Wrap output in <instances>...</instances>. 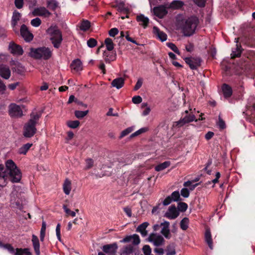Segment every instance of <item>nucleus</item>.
<instances>
[{
    "mask_svg": "<svg viewBox=\"0 0 255 255\" xmlns=\"http://www.w3.org/2000/svg\"><path fill=\"white\" fill-rule=\"evenodd\" d=\"M153 11L154 14L160 18L163 17L167 13L165 7L163 5L154 7Z\"/></svg>",
    "mask_w": 255,
    "mask_h": 255,
    "instance_id": "2eb2a0df",
    "label": "nucleus"
},
{
    "mask_svg": "<svg viewBox=\"0 0 255 255\" xmlns=\"http://www.w3.org/2000/svg\"><path fill=\"white\" fill-rule=\"evenodd\" d=\"M184 4V3L181 0H174L170 4L169 7L171 8L177 9L181 8Z\"/></svg>",
    "mask_w": 255,
    "mask_h": 255,
    "instance_id": "c756f323",
    "label": "nucleus"
},
{
    "mask_svg": "<svg viewBox=\"0 0 255 255\" xmlns=\"http://www.w3.org/2000/svg\"><path fill=\"white\" fill-rule=\"evenodd\" d=\"M8 49L10 52L14 55H21L23 52V49L20 46L13 42L9 43Z\"/></svg>",
    "mask_w": 255,
    "mask_h": 255,
    "instance_id": "f8f14e48",
    "label": "nucleus"
},
{
    "mask_svg": "<svg viewBox=\"0 0 255 255\" xmlns=\"http://www.w3.org/2000/svg\"><path fill=\"white\" fill-rule=\"evenodd\" d=\"M198 23V19L196 17L191 16L182 20L180 28L185 36H191L195 31Z\"/></svg>",
    "mask_w": 255,
    "mask_h": 255,
    "instance_id": "7ed1b4c3",
    "label": "nucleus"
},
{
    "mask_svg": "<svg viewBox=\"0 0 255 255\" xmlns=\"http://www.w3.org/2000/svg\"><path fill=\"white\" fill-rule=\"evenodd\" d=\"M113 109L111 108L109 109L108 112L106 114V115L107 116H114V117H117L118 116V113H113Z\"/></svg>",
    "mask_w": 255,
    "mask_h": 255,
    "instance_id": "338daca9",
    "label": "nucleus"
},
{
    "mask_svg": "<svg viewBox=\"0 0 255 255\" xmlns=\"http://www.w3.org/2000/svg\"><path fill=\"white\" fill-rule=\"evenodd\" d=\"M218 126L221 129H224L226 127L225 123L224 121L219 116V121L218 122Z\"/></svg>",
    "mask_w": 255,
    "mask_h": 255,
    "instance_id": "0e129e2a",
    "label": "nucleus"
},
{
    "mask_svg": "<svg viewBox=\"0 0 255 255\" xmlns=\"http://www.w3.org/2000/svg\"><path fill=\"white\" fill-rule=\"evenodd\" d=\"M205 239L206 243L211 250L213 249V242L210 229H207L205 233Z\"/></svg>",
    "mask_w": 255,
    "mask_h": 255,
    "instance_id": "a878e982",
    "label": "nucleus"
},
{
    "mask_svg": "<svg viewBox=\"0 0 255 255\" xmlns=\"http://www.w3.org/2000/svg\"><path fill=\"white\" fill-rule=\"evenodd\" d=\"M11 254L13 255H31L28 249H14V253Z\"/></svg>",
    "mask_w": 255,
    "mask_h": 255,
    "instance_id": "c85d7f7f",
    "label": "nucleus"
},
{
    "mask_svg": "<svg viewBox=\"0 0 255 255\" xmlns=\"http://www.w3.org/2000/svg\"><path fill=\"white\" fill-rule=\"evenodd\" d=\"M189 219L187 218H184L180 222V228L185 231L188 228Z\"/></svg>",
    "mask_w": 255,
    "mask_h": 255,
    "instance_id": "58836bf2",
    "label": "nucleus"
},
{
    "mask_svg": "<svg viewBox=\"0 0 255 255\" xmlns=\"http://www.w3.org/2000/svg\"><path fill=\"white\" fill-rule=\"evenodd\" d=\"M86 168L89 169V168H91L93 166V164H94V161L92 159L89 158L86 160Z\"/></svg>",
    "mask_w": 255,
    "mask_h": 255,
    "instance_id": "680f3d73",
    "label": "nucleus"
},
{
    "mask_svg": "<svg viewBox=\"0 0 255 255\" xmlns=\"http://www.w3.org/2000/svg\"><path fill=\"white\" fill-rule=\"evenodd\" d=\"M147 128H141L137 130V131H136L134 133H133L130 135V136L131 137H133V136H135L138 135H139L140 134H141L142 133L145 132V131H147Z\"/></svg>",
    "mask_w": 255,
    "mask_h": 255,
    "instance_id": "6e6d98bb",
    "label": "nucleus"
},
{
    "mask_svg": "<svg viewBox=\"0 0 255 255\" xmlns=\"http://www.w3.org/2000/svg\"><path fill=\"white\" fill-rule=\"evenodd\" d=\"M194 120H195V116L192 114H189V115H186L182 120L177 122L176 125L180 127L186 123L193 122Z\"/></svg>",
    "mask_w": 255,
    "mask_h": 255,
    "instance_id": "a211bd4d",
    "label": "nucleus"
},
{
    "mask_svg": "<svg viewBox=\"0 0 255 255\" xmlns=\"http://www.w3.org/2000/svg\"><path fill=\"white\" fill-rule=\"evenodd\" d=\"M187 208V204L184 202H180L178 204V210L181 212H185Z\"/></svg>",
    "mask_w": 255,
    "mask_h": 255,
    "instance_id": "8fccbe9b",
    "label": "nucleus"
},
{
    "mask_svg": "<svg viewBox=\"0 0 255 255\" xmlns=\"http://www.w3.org/2000/svg\"><path fill=\"white\" fill-rule=\"evenodd\" d=\"M91 26V23L87 20H83L80 23V29L83 31L88 30Z\"/></svg>",
    "mask_w": 255,
    "mask_h": 255,
    "instance_id": "72a5a7b5",
    "label": "nucleus"
},
{
    "mask_svg": "<svg viewBox=\"0 0 255 255\" xmlns=\"http://www.w3.org/2000/svg\"><path fill=\"white\" fill-rule=\"evenodd\" d=\"M20 34L25 41L30 42L33 38V34L29 31L25 24H22L20 27Z\"/></svg>",
    "mask_w": 255,
    "mask_h": 255,
    "instance_id": "9d476101",
    "label": "nucleus"
},
{
    "mask_svg": "<svg viewBox=\"0 0 255 255\" xmlns=\"http://www.w3.org/2000/svg\"><path fill=\"white\" fill-rule=\"evenodd\" d=\"M181 195L185 198H187L189 196V191L186 188H182L181 190Z\"/></svg>",
    "mask_w": 255,
    "mask_h": 255,
    "instance_id": "13d9d810",
    "label": "nucleus"
},
{
    "mask_svg": "<svg viewBox=\"0 0 255 255\" xmlns=\"http://www.w3.org/2000/svg\"><path fill=\"white\" fill-rule=\"evenodd\" d=\"M32 143H26L18 149V152L20 154L25 155L29 149V148L32 146Z\"/></svg>",
    "mask_w": 255,
    "mask_h": 255,
    "instance_id": "2f4dec72",
    "label": "nucleus"
},
{
    "mask_svg": "<svg viewBox=\"0 0 255 255\" xmlns=\"http://www.w3.org/2000/svg\"><path fill=\"white\" fill-rule=\"evenodd\" d=\"M32 242L36 255H40V244L38 238L34 235L32 236Z\"/></svg>",
    "mask_w": 255,
    "mask_h": 255,
    "instance_id": "b1692460",
    "label": "nucleus"
},
{
    "mask_svg": "<svg viewBox=\"0 0 255 255\" xmlns=\"http://www.w3.org/2000/svg\"><path fill=\"white\" fill-rule=\"evenodd\" d=\"M179 212L175 205H171L169 207L166 212L165 213L164 217L168 219L173 220L176 219L179 216Z\"/></svg>",
    "mask_w": 255,
    "mask_h": 255,
    "instance_id": "9b49d317",
    "label": "nucleus"
},
{
    "mask_svg": "<svg viewBox=\"0 0 255 255\" xmlns=\"http://www.w3.org/2000/svg\"><path fill=\"white\" fill-rule=\"evenodd\" d=\"M31 57L37 59L47 60L52 55V51L48 47L31 48L29 52Z\"/></svg>",
    "mask_w": 255,
    "mask_h": 255,
    "instance_id": "20e7f679",
    "label": "nucleus"
},
{
    "mask_svg": "<svg viewBox=\"0 0 255 255\" xmlns=\"http://www.w3.org/2000/svg\"><path fill=\"white\" fill-rule=\"evenodd\" d=\"M186 63L189 66L191 69H196L201 65V59L200 58L196 57H186L184 58Z\"/></svg>",
    "mask_w": 255,
    "mask_h": 255,
    "instance_id": "6e6552de",
    "label": "nucleus"
},
{
    "mask_svg": "<svg viewBox=\"0 0 255 255\" xmlns=\"http://www.w3.org/2000/svg\"><path fill=\"white\" fill-rule=\"evenodd\" d=\"M118 249V244L116 243H114L111 244H107L103 246L102 248V251L105 255H116Z\"/></svg>",
    "mask_w": 255,
    "mask_h": 255,
    "instance_id": "423d86ee",
    "label": "nucleus"
},
{
    "mask_svg": "<svg viewBox=\"0 0 255 255\" xmlns=\"http://www.w3.org/2000/svg\"><path fill=\"white\" fill-rule=\"evenodd\" d=\"M14 4L15 6L17 8H21L23 5V0H15Z\"/></svg>",
    "mask_w": 255,
    "mask_h": 255,
    "instance_id": "e2e57ef3",
    "label": "nucleus"
},
{
    "mask_svg": "<svg viewBox=\"0 0 255 255\" xmlns=\"http://www.w3.org/2000/svg\"><path fill=\"white\" fill-rule=\"evenodd\" d=\"M46 224L45 221H43L42 223V227L40 230V241L43 242L45 235Z\"/></svg>",
    "mask_w": 255,
    "mask_h": 255,
    "instance_id": "a19ab883",
    "label": "nucleus"
},
{
    "mask_svg": "<svg viewBox=\"0 0 255 255\" xmlns=\"http://www.w3.org/2000/svg\"><path fill=\"white\" fill-rule=\"evenodd\" d=\"M47 33L50 36V40L55 48H58L62 41V36L60 30L55 26H51L47 30Z\"/></svg>",
    "mask_w": 255,
    "mask_h": 255,
    "instance_id": "39448f33",
    "label": "nucleus"
},
{
    "mask_svg": "<svg viewBox=\"0 0 255 255\" xmlns=\"http://www.w3.org/2000/svg\"><path fill=\"white\" fill-rule=\"evenodd\" d=\"M30 23L33 26L38 27L41 24V21L39 18L36 17L35 18L32 19L31 20Z\"/></svg>",
    "mask_w": 255,
    "mask_h": 255,
    "instance_id": "09e8293b",
    "label": "nucleus"
},
{
    "mask_svg": "<svg viewBox=\"0 0 255 255\" xmlns=\"http://www.w3.org/2000/svg\"><path fill=\"white\" fill-rule=\"evenodd\" d=\"M119 33V30L117 28H113L109 30V34L110 36L114 37Z\"/></svg>",
    "mask_w": 255,
    "mask_h": 255,
    "instance_id": "bf43d9fd",
    "label": "nucleus"
},
{
    "mask_svg": "<svg viewBox=\"0 0 255 255\" xmlns=\"http://www.w3.org/2000/svg\"><path fill=\"white\" fill-rule=\"evenodd\" d=\"M194 182V181H187L184 182L183 185L185 187H188L190 190H193L199 184V183L193 184Z\"/></svg>",
    "mask_w": 255,
    "mask_h": 255,
    "instance_id": "ea45409f",
    "label": "nucleus"
},
{
    "mask_svg": "<svg viewBox=\"0 0 255 255\" xmlns=\"http://www.w3.org/2000/svg\"><path fill=\"white\" fill-rule=\"evenodd\" d=\"M136 20L139 23V24L142 25L144 28H145L149 23V19L147 17L144 16L143 14L137 16Z\"/></svg>",
    "mask_w": 255,
    "mask_h": 255,
    "instance_id": "bb28decb",
    "label": "nucleus"
},
{
    "mask_svg": "<svg viewBox=\"0 0 255 255\" xmlns=\"http://www.w3.org/2000/svg\"><path fill=\"white\" fill-rule=\"evenodd\" d=\"M6 169L3 165L0 164V190L7 183L9 176L12 182H19L21 178L20 170L12 160H8L5 162Z\"/></svg>",
    "mask_w": 255,
    "mask_h": 255,
    "instance_id": "f257e3e1",
    "label": "nucleus"
},
{
    "mask_svg": "<svg viewBox=\"0 0 255 255\" xmlns=\"http://www.w3.org/2000/svg\"><path fill=\"white\" fill-rule=\"evenodd\" d=\"M104 57L106 61L110 62L111 61H113L115 59V55H111L109 57L108 52L105 51L103 53Z\"/></svg>",
    "mask_w": 255,
    "mask_h": 255,
    "instance_id": "864d4df0",
    "label": "nucleus"
},
{
    "mask_svg": "<svg viewBox=\"0 0 255 255\" xmlns=\"http://www.w3.org/2000/svg\"><path fill=\"white\" fill-rule=\"evenodd\" d=\"M136 253L135 249L132 245H129L124 247L122 252L121 255H136Z\"/></svg>",
    "mask_w": 255,
    "mask_h": 255,
    "instance_id": "4be33fe9",
    "label": "nucleus"
},
{
    "mask_svg": "<svg viewBox=\"0 0 255 255\" xmlns=\"http://www.w3.org/2000/svg\"><path fill=\"white\" fill-rule=\"evenodd\" d=\"M8 112L12 117H21L22 116V111L20 107L15 104H11L8 107Z\"/></svg>",
    "mask_w": 255,
    "mask_h": 255,
    "instance_id": "1a4fd4ad",
    "label": "nucleus"
},
{
    "mask_svg": "<svg viewBox=\"0 0 255 255\" xmlns=\"http://www.w3.org/2000/svg\"><path fill=\"white\" fill-rule=\"evenodd\" d=\"M241 48V46L240 45L236 44V48L235 49V50H233L232 53L231 54L232 58H234L240 56L242 52Z\"/></svg>",
    "mask_w": 255,
    "mask_h": 255,
    "instance_id": "473e14b6",
    "label": "nucleus"
},
{
    "mask_svg": "<svg viewBox=\"0 0 255 255\" xmlns=\"http://www.w3.org/2000/svg\"><path fill=\"white\" fill-rule=\"evenodd\" d=\"M40 115L32 113L30 118L23 127V135L25 137H32L37 131L36 125L39 120Z\"/></svg>",
    "mask_w": 255,
    "mask_h": 255,
    "instance_id": "f03ea898",
    "label": "nucleus"
},
{
    "mask_svg": "<svg viewBox=\"0 0 255 255\" xmlns=\"http://www.w3.org/2000/svg\"><path fill=\"white\" fill-rule=\"evenodd\" d=\"M10 65L12 69L18 74H21L24 71V68L17 60H11Z\"/></svg>",
    "mask_w": 255,
    "mask_h": 255,
    "instance_id": "dca6fc26",
    "label": "nucleus"
},
{
    "mask_svg": "<svg viewBox=\"0 0 255 255\" xmlns=\"http://www.w3.org/2000/svg\"><path fill=\"white\" fill-rule=\"evenodd\" d=\"M172 201H173L172 200L171 197L168 196L163 201V204L164 206H167L170 204Z\"/></svg>",
    "mask_w": 255,
    "mask_h": 255,
    "instance_id": "69168bd1",
    "label": "nucleus"
},
{
    "mask_svg": "<svg viewBox=\"0 0 255 255\" xmlns=\"http://www.w3.org/2000/svg\"><path fill=\"white\" fill-rule=\"evenodd\" d=\"M142 251L144 255H151V249L149 246L145 245L142 248Z\"/></svg>",
    "mask_w": 255,
    "mask_h": 255,
    "instance_id": "5fc2aeb1",
    "label": "nucleus"
},
{
    "mask_svg": "<svg viewBox=\"0 0 255 255\" xmlns=\"http://www.w3.org/2000/svg\"><path fill=\"white\" fill-rule=\"evenodd\" d=\"M148 241L156 247L162 245L164 242V239L161 235L155 233H151L149 235Z\"/></svg>",
    "mask_w": 255,
    "mask_h": 255,
    "instance_id": "0eeeda50",
    "label": "nucleus"
},
{
    "mask_svg": "<svg viewBox=\"0 0 255 255\" xmlns=\"http://www.w3.org/2000/svg\"><path fill=\"white\" fill-rule=\"evenodd\" d=\"M133 130V127H129L122 131L120 138H122L130 133Z\"/></svg>",
    "mask_w": 255,
    "mask_h": 255,
    "instance_id": "de8ad7c7",
    "label": "nucleus"
},
{
    "mask_svg": "<svg viewBox=\"0 0 255 255\" xmlns=\"http://www.w3.org/2000/svg\"><path fill=\"white\" fill-rule=\"evenodd\" d=\"M170 165V162L169 161H164L155 167V170L156 171H162L165 168L168 167Z\"/></svg>",
    "mask_w": 255,
    "mask_h": 255,
    "instance_id": "7c9ffc66",
    "label": "nucleus"
},
{
    "mask_svg": "<svg viewBox=\"0 0 255 255\" xmlns=\"http://www.w3.org/2000/svg\"><path fill=\"white\" fill-rule=\"evenodd\" d=\"M222 89L225 98H228L232 96L233 93L232 89L229 85L226 84H223Z\"/></svg>",
    "mask_w": 255,
    "mask_h": 255,
    "instance_id": "393cba45",
    "label": "nucleus"
},
{
    "mask_svg": "<svg viewBox=\"0 0 255 255\" xmlns=\"http://www.w3.org/2000/svg\"><path fill=\"white\" fill-rule=\"evenodd\" d=\"M0 247L7 250L10 253H14V248L10 244H3L0 242Z\"/></svg>",
    "mask_w": 255,
    "mask_h": 255,
    "instance_id": "c03bdc74",
    "label": "nucleus"
},
{
    "mask_svg": "<svg viewBox=\"0 0 255 255\" xmlns=\"http://www.w3.org/2000/svg\"><path fill=\"white\" fill-rule=\"evenodd\" d=\"M132 102L135 104H138L142 102V98L139 96H134L132 98Z\"/></svg>",
    "mask_w": 255,
    "mask_h": 255,
    "instance_id": "4d7b16f0",
    "label": "nucleus"
},
{
    "mask_svg": "<svg viewBox=\"0 0 255 255\" xmlns=\"http://www.w3.org/2000/svg\"><path fill=\"white\" fill-rule=\"evenodd\" d=\"M97 42L94 38H91L87 41V45L91 48H93L97 45Z\"/></svg>",
    "mask_w": 255,
    "mask_h": 255,
    "instance_id": "3c124183",
    "label": "nucleus"
},
{
    "mask_svg": "<svg viewBox=\"0 0 255 255\" xmlns=\"http://www.w3.org/2000/svg\"><path fill=\"white\" fill-rule=\"evenodd\" d=\"M63 190L66 195H69L71 190V182L66 179L63 184Z\"/></svg>",
    "mask_w": 255,
    "mask_h": 255,
    "instance_id": "cd10ccee",
    "label": "nucleus"
},
{
    "mask_svg": "<svg viewBox=\"0 0 255 255\" xmlns=\"http://www.w3.org/2000/svg\"><path fill=\"white\" fill-rule=\"evenodd\" d=\"M169 222L168 221H164L160 224V226H162L161 233L167 239H170L171 237L169 230Z\"/></svg>",
    "mask_w": 255,
    "mask_h": 255,
    "instance_id": "4468645a",
    "label": "nucleus"
},
{
    "mask_svg": "<svg viewBox=\"0 0 255 255\" xmlns=\"http://www.w3.org/2000/svg\"><path fill=\"white\" fill-rule=\"evenodd\" d=\"M21 14L18 11L15 10L13 12V15L12 17V24L13 25V26H14L16 24L17 21L19 20Z\"/></svg>",
    "mask_w": 255,
    "mask_h": 255,
    "instance_id": "f704fd0d",
    "label": "nucleus"
},
{
    "mask_svg": "<svg viewBox=\"0 0 255 255\" xmlns=\"http://www.w3.org/2000/svg\"><path fill=\"white\" fill-rule=\"evenodd\" d=\"M124 81H112L111 86L112 87H116L117 89H120L124 86Z\"/></svg>",
    "mask_w": 255,
    "mask_h": 255,
    "instance_id": "4c0bfd02",
    "label": "nucleus"
},
{
    "mask_svg": "<svg viewBox=\"0 0 255 255\" xmlns=\"http://www.w3.org/2000/svg\"><path fill=\"white\" fill-rule=\"evenodd\" d=\"M149 223L148 222H144L137 227L136 229V231L140 233L141 235L144 237L147 235L148 232L146 229Z\"/></svg>",
    "mask_w": 255,
    "mask_h": 255,
    "instance_id": "5701e85b",
    "label": "nucleus"
},
{
    "mask_svg": "<svg viewBox=\"0 0 255 255\" xmlns=\"http://www.w3.org/2000/svg\"><path fill=\"white\" fill-rule=\"evenodd\" d=\"M193 1L200 7H203L205 5L206 0H193Z\"/></svg>",
    "mask_w": 255,
    "mask_h": 255,
    "instance_id": "052dcab7",
    "label": "nucleus"
},
{
    "mask_svg": "<svg viewBox=\"0 0 255 255\" xmlns=\"http://www.w3.org/2000/svg\"><path fill=\"white\" fill-rule=\"evenodd\" d=\"M153 32L157 38L159 39L162 42L165 41L167 39V35L162 31H160L158 28L154 26L153 28Z\"/></svg>",
    "mask_w": 255,
    "mask_h": 255,
    "instance_id": "412c9836",
    "label": "nucleus"
},
{
    "mask_svg": "<svg viewBox=\"0 0 255 255\" xmlns=\"http://www.w3.org/2000/svg\"><path fill=\"white\" fill-rule=\"evenodd\" d=\"M48 6L53 10L58 6V3L55 0H50L48 1Z\"/></svg>",
    "mask_w": 255,
    "mask_h": 255,
    "instance_id": "603ef678",
    "label": "nucleus"
},
{
    "mask_svg": "<svg viewBox=\"0 0 255 255\" xmlns=\"http://www.w3.org/2000/svg\"><path fill=\"white\" fill-rule=\"evenodd\" d=\"M63 208L67 216H71L72 217H75L76 212L71 211L69 209L67 208L66 205H63Z\"/></svg>",
    "mask_w": 255,
    "mask_h": 255,
    "instance_id": "49530a36",
    "label": "nucleus"
},
{
    "mask_svg": "<svg viewBox=\"0 0 255 255\" xmlns=\"http://www.w3.org/2000/svg\"><path fill=\"white\" fill-rule=\"evenodd\" d=\"M89 113V111H75L74 112L75 117L78 119H82L85 117Z\"/></svg>",
    "mask_w": 255,
    "mask_h": 255,
    "instance_id": "e433bc0d",
    "label": "nucleus"
},
{
    "mask_svg": "<svg viewBox=\"0 0 255 255\" xmlns=\"http://www.w3.org/2000/svg\"><path fill=\"white\" fill-rule=\"evenodd\" d=\"M67 126L71 128H78L80 125V122L79 121H69L67 123Z\"/></svg>",
    "mask_w": 255,
    "mask_h": 255,
    "instance_id": "79ce46f5",
    "label": "nucleus"
},
{
    "mask_svg": "<svg viewBox=\"0 0 255 255\" xmlns=\"http://www.w3.org/2000/svg\"><path fill=\"white\" fill-rule=\"evenodd\" d=\"M32 13L34 16L44 17H48L51 14V13L44 7H40L35 8Z\"/></svg>",
    "mask_w": 255,
    "mask_h": 255,
    "instance_id": "ddd939ff",
    "label": "nucleus"
},
{
    "mask_svg": "<svg viewBox=\"0 0 255 255\" xmlns=\"http://www.w3.org/2000/svg\"><path fill=\"white\" fill-rule=\"evenodd\" d=\"M0 76L5 79H8L10 76L9 67L3 64L0 65Z\"/></svg>",
    "mask_w": 255,
    "mask_h": 255,
    "instance_id": "aec40b11",
    "label": "nucleus"
},
{
    "mask_svg": "<svg viewBox=\"0 0 255 255\" xmlns=\"http://www.w3.org/2000/svg\"><path fill=\"white\" fill-rule=\"evenodd\" d=\"M173 201L177 202L180 200V196L178 191H175L170 196Z\"/></svg>",
    "mask_w": 255,
    "mask_h": 255,
    "instance_id": "37998d69",
    "label": "nucleus"
},
{
    "mask_svg": "<svg viewBox=\"0 0 255 255\" xmlns=\"http://www.w3.org/2000/svg\"><path fill=\"white\" fill-rule=\"evenodd\" d=\"M105 43L108 51H111L114 49V43L111 38H107L105 40Z\"/></svg>",
    "mask_w": 255,
    "mask_h": 255,
    "instance_id": "c9c22d12",
    "label": "nucleus"
},
{
    "mask_svg": "<svg viewBox=\"0 0 255 255\" xmlns=\"http://www.w3.org/2000/svg\"><path fill=\"white\" fill-rule=\"evenodd\" d=\"M70 66L73 72H78L83 69L82 62L79 59L73 60Z\"/></svg>",
    "mask_w": 255,
    "mask_h": 255,
    "instance_id": "6ab92c4d",
    "label": "nucleus"
},
{
    "mask_svg": "<svg viewBox=\"0 0 255 255\" xmlns=\"http://www.w3.org/2000/svg\"><path fill=\"white\" fill-rule=\"evenodd\" d=\"M214 133L212 131H208L205 135V137L207 140H209L213 137Z\"/></svg>",
    "mask_w": 255,
    "mask_h": 255,
    "instance_id": "774afa93",
    "label": "nucleus"
},
{
    "mask_svg": "<svg viewBox=\"0 0 255 255\" xmlns=\"http://www.w3.org/2000/svg\"><path fill=\"white\" fill-rule=\"evenodd\" d=\"M140 239L139 236L136 234H133L131 236H127L126 238L121 241L122 243H128L131 242L133 244L137 245L140 243Z\"/></svg>",
    "mask_w": 255,
    "mask_h": 255,
    "instance_id": "f3484780",
    "label": "nucleus"
},
{
    "mask_svg": "<svg viewBox=\"0 0 255 255\" xmlns=\"http://www.w3.org/2000/svg\"><path fill=\"white\" fill-rule=\"evenodd\" d=\"M166 45L176 54L180 55V52L177 46L173 43H167Z\"/></svg>",
    "mask_w": 255,
    "mask_h": 255,
    "instance_id": "a18cd8bd",
    "label": "nucleus"
}]
</instances>
